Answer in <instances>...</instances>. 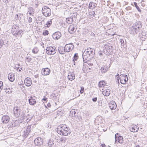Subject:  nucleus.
<instances>
[{
  "mask_svg": "<svg viewBox=\"0 0 147 147\" xmlns=\"http://www.w3.org/2000/svg\"><path fill=\"white\" fill-rule=\"evenodd\" d=\"M3 88V83L0 81V90H2Z\"/></svg>",
  "mask_w": 147,
  "mask_h": 147,
  "instance_id": "obj_55",
  "label": "nucleus"
},
{
  "mask_svg": "<svg viewBox=\"0 0 147 147\" xmlns=\"http://www.w3.org/2000/svg\"><path fill=\"white\" fill-rule=\"evenodd\" d=\"M24 84L27 86H30L32 84L31 79L29 78H27L24 80Z\"/></svg>",
  "mask_w": 147,
  "mask_h": 147,
  "instance_id": "obj_20",
  "label": "nucleus"
},
{
  "mask_svg": "<svg viewBox=\"0 0 147 147\" xmlns=\"http://www.w3.org/2000/svg\"><path fill=\"white\" fill-rule=\"evenodd\" d=\"M84 90V88L83 87H81V90L80 91V92L81 94L83 93Z\"/></svg>",
  "mask_w": 147,
  "mask_h": 147,
  "instance_id": "obj_60",
  "label": "nucleus"
},
{
  "mask_svg": "<svg viewBox=\"0 0 147 147\" xmlns=\"http://www.w3.org/2000/svg\"><path fill=\"white\" fill-rule=\"evenodd\" d=\"M113 49L114 48L113 47L112 48H109V49H105L104 53H105V56H108L110 55L112 52Z\"/></svg>",
  "mask_w": 147,
  "mask_h": 147,
  "instance_id": "obj_17",
  "label": "nucleus"
},
{
  "mask_svg": "<svg viewBox=\"0 0 147 147\" xmlns=\"http://www.w3.org/2000/svg\"><path fill=\"white\" fill-rule=\"evenodd\" d=\"M95 54V50L91 48H88L83 53L82 58L84 63L86 62L94 57Z\"/></svg>",
  "mask_w": 147,
  "mask_h": 147,
  "instance_id": "obj_1",
  "label": "nucleus"
},
{
  "mask_svg": "<svg viewBox=\"0 0 147 147\" xmlns=\"http://www.w3.org/2000/svg\"><path fill=\"white\" fill-rule=\"evenodd\" d=\"M139 129L138 127L136 125L131 126L129 128L130 131L133 132H135L138 131Z\"/></svg>",
  "mask_w": 147,
  "mask_h": 147,
  "instance_id": "obj_23",
  "label": "nucleus"
},
{
  "mask_svg": "<svg viewBox=\"0 0 147 147\" xmlns=\"http://www.w3.org/2000/svg\"><path fill=\"white\" fill-rule=\"evenodd\" d=\"M49 34V32L47 30H45L43 32L42 34L44 36L47 35Z\"/></svg>",
  "mask_w": 147,
  "mask_h": 147,
  "instance_id": "obj_51",
  "label": "nucleus"
},
{
  "mask_svg": "<svg viewBox=\"0 0 147 147\" xmlns=\"http://www.w3.org/2000/svg\"><path fill=\"white\" fill-rule=\"evenodd\" d=\"M95 14V12L94 11H92L89 12V15L91 16H92L93 17H94V15Z\"/></svg>",
  "mask_w": 147,
  "mask_h": 147,
  "instance_id": "obj_56",
  "label": "nucleus"
},
{
  "mask_svg": "<svg viewBox=\"0 0 147 147\" xmlns=\"http://www.w3.org/2000/svg\"><path fill=\"white\" fill-rule=\"evenodd\" d=\"M76 29L75 28L74 25L72 24L70 25L68 28L69 32L71 34H73L76 31Z\"/></svg>",
  "mask_w": 147,
  "mask_h": 147,
  "instance_id": "obj_21",
  "label": "nucleus"
},
{
  "mask_svg": "<svg viewBox=\"0 0 147 147\" xmlns=\"http://www.w3.org/2000/svg\"><path fill=\"white\" fill-rule=\"evenodd\" d=\"M84 67L82 68L83 70L85 72V69L84 68V67H87V68H88L90 70L91 69L92 67H90L89 66H88L86 64H84Z\"/></svg>",
  "mask_w": 147,
  "mask_h": 147,
  "instance_id": "obj_42",
  "label": "nucleus"
},
{
  "mask_svg": "<svg viewBox=\"0 0 147 147\" xmlns=\"http://www.w3.org/2000/svg\"><path fill=\"white\" fill-rule=\"evenodd\" d=\"M75 119H76L77 121H80L82 120V118L80 115H78L77 117L75 118Z\"/></svg>",
  "mask_w": 147,
  "mask_h": 147,
  "instance_id": "obj_48",
  "label": "nucleus"
},
{
  "mask_svg": "<svg viewBox=\"0 0 147 147\" xmlns=\"http://www.w3.org/2000/svg\"><path fill=\"white\" fill-rule=\"evenodd\" d=\"M106 84L105 81H100L98 83V86L99 87L102 88L104 87Z\"/></svg>",
  "mask_w": 147,
  "mask_h": 147,
  "instance_id": "obj_34",
  "label": "nucleus"
},
{
  "mask_svg": "<svg viewBox=\"0 0 147 147\" xmlns=\"http://www.w3.org/2000/svg\"><path fill=\"white\" fill-rule=\"evenodd\" d=\"M34 9L32 7H30L28 9V13H29L30 15L33 16L34 14Z\"/></svg>",
  "mask_w": 147,
  "mask_h": 147,
  "instance_id": "obj_33",
  "label": "nucleus"
},
{
  "mask_svg": "<svg viewBox=\"0 0 147 147\" xmlns=\"http://www.w3.org/2000/svg\"><path fill=\"white\" fill-rule=\"evenodd\" d=\"M25 115H23L22 117L23 119H26L27 122L29 121L34 116V115L32 114H28L26 116Z\"/></svg>",
  "mask_w": 147,
  "mask_h": 147,
  "instance_id": "obj_13",
  "label": "nucleus"
},
{
  "mask_svg": "<svg viewBox=\"0 0 147 147\" xmlns=\"http://www.w3.org/2000/svg\"><path fill=\"white\" fill-rule=\"evenodd\" d=\"M38 48L35 47L32 50V52L34 54H36L38 53Z\"/></svg>",
  "mask_w": 147,
  "mask_h": 147,
  "instance_id": "obj_41",
  "label": "nucleus"
},
{
  "mask_svg": "<svg viewBox=\"0 0 147 147\" xmlns=\"http://www.w3.org/2000/svg\"><path fill=\"white\" fill-rule=\"evenodd\" d=\"M93 2H90L89 4V7L90 9H91V7H92V5Z\"/></svg>",
  "mask_w": 147,
  "mask_h": 147,
  "instance_id": "obj_59",
  "label": "nucleus"
},
{
  "mask_svg": "<svg viewBox=\"0 0 147 147\" xmlns=\"http://www.w3.org/2000/svg\"><path fill=\"white\" fill-rule=\"evenodd\" d=\"M139 31L140 30H138V29L133 25L130 28L129 32L130 34H135L138 33Z\"/></svg>",
  "mask_w": 147,
  "mask_h": 147,
  "instance_id": "obj_9",
  "label": "nucleus"
},
{
  "mask_svg": "<svg viewBox=\"0 0 147 147\" xmlns=\"http://www.w3.org/2000/svg\"><path fill=\"white\" fill-rule=\"evenodd\" d=\"M118 142L121 144H122L123 142V137L121 136H119L118 137Z\"/></svg>",
  "mask_w": 147,
  "mask_h": 147,
  "instance_id": "obj_35",
  "label": "nucleus"
},
{
  "mask_svg": "<svg viewBox=\"0 0 147 147\" xmlns=\"http://www.w3.org/2000/svg\"><path fill=\"white\" fill-rule=\"evenodd\" d=\"M87 61L86 63H85L84 64H86L87 65H88V66H90V67H92L93 65V63H87Z\"/></svg>",
  "mask_w": 147,
  "mask_h": 147,
  "instance_id": "obj_57",
  "label": "nucleus"
},
{
  "mask_svg": "<svg viewBox=\"0 0 147 147\" xmlns=\"http://www.w3.org/2000/svg\"><path fill=\"white\" fill-rule=\"evenodd\" d=\"M108 70V68L106 66H102L100 69L101 72L102 73H105Z\"/></svg>",
  "mask_w": 147,
  "mask_h": 147,
  "instance_id": "obj_28",
  "label": "nucleus"
},
{
  "mask_svg": "<svg viewBox=\"0 0 147 147\" xmlns=\"http://www.w3.org/2000/svg\"><path fill=\"white\" fill-rule=\"evenodd\" d=\"M133 25L136 27L138 29V30H141V28L142 27V24L141 22L140 21H138L134 23Z\"/></svg>",
  "mask_w": 147,
  "mask_h": 147,
  "instance_id": "obj_22",
  "label": "nucleus"
},
{
  "mask_svg": "<svg viewBox=\"0 0 147 147\" xmlns=\"http://www.w3.org/2000/svg\"><path fill=\"white\" fill-rule=\"evenodd\" d=\"M119 79L121 84H125L128 80L127 76V75L121 74L119 76Z\"/></svg>",
  "mask_w": 147,
  "mask_h": 147,
  "instance_id": "obj_5",
  "label": "nucleus"
},
{
  "mask_svg": "<svg viewBox=\"0 0 147 147\" xmlns=\"http://www.w3.org/2000/svg\"><path fill=\"white\" fill-rule=\"evenodd\" d=\"M120 43H121V47H123L125 43L124 42V40L123 39L121 38L120 39Z\"/></svg>",
  "mask_w": 147,
  "mask_h": 147,
  "instance_id": "obj_39",
  "label": "nucleus"
},
{
  "mask_svg": "<svg viewBox=\"0 0 147 147\" xmlns=\"http://www.w3.org/2000/svg\"><path fill=\"white\" fill-rule=\"evenodd\" d=\"M138 32V35L140 37V39L142 41L145 40L147 38V33L146 32H143V31L142 30H140Z\"/></svg>",
  "mask_w": 147,
  "mask_h": 147,
  "instance_id": "obj_8",
  "label": "nucleus"
},
{
  "mask_svg": "<svg viewBox=\"0 0 147 147\" xmlns=\"http://www.w3.org/2000/svg\"><path fill=\"white\" fill-rule=\"evenodd\" d=\"M66 22L67 23L69 24H71L73 22V18L71 17L67 18H66Z\"/></svg>",
  "mask_w": 147,
  "mask_h": 147,
  "instance_id": "obj_31",
  "label": "nucleus"
},
{
  "mask_svg": "<svg viewBox=\"0 0 147 147\" xmlns=\"http://www.w3.org/2000/svg\"><path fill=\"white\" fill-rule=\"evenodd\" d=\"M23 16V15L21 14V13H19L18 14H17L15 16V19L16 20H20L22 19V18Z\"/></svg>",
  "mask_w": 147,
  "mask_h": 147,
  "instance_id": "obj_32",
  "label": "nucleus"
},
{
  "mask_svg": "<svg viewBox=\"0 0 147 147\" xmlns=\"http://www.w3.org/2000/svg\"><path fill=\"white\" fill-rule=\"evenodd\" d=\"M135 53H136V55L135 54V52H134V54H132L133 56L134 57V58H136L137 56V52L136 51H135Z\"/></svg>",
  "mask_w": 147,
  "mask_h": 147,
  "instance_id": "obj_58",
  "label": "nucleus"
},
{
  "mask_svg": "<svg viewBox=\"0 0 147 147\" xmlns=\"http://www.w3.org/2000/svg\"><path fill=\"white\" fill-rule=\"evenodd\" d=\"M57 131L60 135L64 136H68L71 132L68 126L66 125H64L62 126L61 125L58 126L57 128Z\"/></svg>",
  "mask_w": 147,
  "mask_h": 147,
  "instance_id": "obj_2",
  "label": "nucleus"
},
{
  "mask_svg": "<svg viewBox=\"0 0 147 147\" xmlns=\"http://www.w3.org/2000/svg\"><path fill=\"white\" fill-rule=\"evenodd\" d=\"M8 78L10 82H13L15 80V76L12 73H10L8 74Z\"/></svg>",
  "mask_w": 147,
  "mask_h": 147,
  "instance_id": "obj_25",
  "label": "nucleus"
},
{
  "mask_svg": "<svg viewBox=\"0 0 147 147\" xmlns=\"http://www.w3.org/2000/svg\"><path fill=\"white\" fill-rule=\"evenodd\" d=\"M42 11L43 15L46 16H49L51 14V11L49 7L45 6L42 8Z\"/></svg>",
  "mask_w": 147,
  "mask_h": 147,
  "instance_id": "obj_3",
  "label": "nucleus"
},
{
  "mask_svg": "<svg viewBox=\"0 0 147 147\" xmlns=\"http://www.w3.org/2000/svg\"><path fill=\"white\" fill-rule=\"evenodd\" d=\"M141 5L143 7H145L146 5V0H142L141 1Z\"/></svg>",
  "mask_w": 147,
  "mask_h": 147,
  "instance_id": "obj_44",
  "label": "nucleus"
},
{
  "mask_svg": "<svg viewBox=\"0 0 147 147\" xmlns=\"http://www.w3.org/2000/svg\"><path fill=\"white\" fill-rule=\"evenodd\" d=\"M6 90H7L6 93H7L8 94L11 93L12 91L10 89V88H5Z\"/></svg>",
  "mask_w": 147,
  "mask_h": 147,
  "instance_id": "obj_50",
  "label": "nucleus"
},
{
  "mask_svg": "<svg viewBox=\"0 0 147 147\" xmlns=\"http://www.w3.org/2000/svg\"><path fill=\"white\" fill-rule=\"evenodd\" d=\"M10 0H3V2L5 3H8L9 2V1Z\"/></svg>",
  "mask_w": 147,
  "mask_h": 147,
  "instance_id": "obj_61",
  "label": "nucleus"
},
{
  "mask_svg": "<svg viewBox=\"0 0 147 147\" xmlns=\"http://www.w3.org/2000/svg\"><path fill=\"white\" fill-rule=\"evenodd\" d=\"M1 121L3 124L7 123L10 120V117L7 115H4L1 118Z\"/></svg>",
  "mask_w": 147,
  "mask_h": 147,
  "instance_id": "obj_12",
  "label": "nucleus"
},
{
  "mask_svg": "<svg viewBox=\"0 0 147 147\" xmlns=\"http://www.w3.org/2000/svg\"><path fill=\"white\" fill-rule=\"evenodd\" d=\"M13 127V125L12 122H9L7 125V127L9 128H11Z\"/></svg>",
  "mask_w": 147,
  "mask_h": 147,
  "instance_id": "obj_47",
  "label": "nucleus"
},
{
  "mask_svg": "<svg viewBox=\"0 0 147 147\" xmlns=\"http://www.w3.org/2000/svg\"><path fill=\"white\" fill-rule=\"evenodd\" d=\"M66 140V138L65 137H62L60 139V141L63 142H65Z\"/></svg>",
  "mask_w": 147,
  "mask_h": 147,
  "instance_id": "obj_52",
  "label": "nucleus"
},
{
  "mask_svg": "<svg viewBox=\"0 0 147 147\" xmlns=\"http://www.w3.org/2000/svg\"><path fill=\"white\" fill-rule=\"evenodd\" d=\"M105 53H104V50L102 51H100V52L98 53V54L100 56V57L103 56L104 57H105Z\"/></svg>",
  "mask_w": 147,
  "mask_h": 147,
  "instance_id": "obj_45",
  "label": "nucleus"
},
{
  "mask_svg": "<svg viewBox=\"0 0 147 147\" xmlns=\"http://www.w3.org/2000/svg\"><path fill=\"white\" fill-rule=\"evenodd\" d=\"M74 46L73 43L66 44L64 47V49L66 52H69L71 51L74 48Z\"/></svg>",
  "mask_w": 147,
  "mask_h": 147,
  "instance_id": "obj_6",
  "label": "nucleus"
},
{
  "mask_svg": "<svg viewBox=\"0 0 147 147\" xmlns=\"http://www.w3.org/2000/svg\"><path fill=\"white\" fill-rule=\"evenodd\" d=\"M97 100V98L96 97L93 98L92 99V100L94 102H96Z\"/></svg>",
  "mask_w": 147,
  "mask_h": 147,
  "instance_id": "obj_62",
  "label": "nucleus"
},
{
  "mask_svg": "<svg viewBox=\"0 0 147 147\" xmlns=\"http://www.w3.org/2000/svg\"><path fill=\"white\" fill-rule=\"evenodd\" d=\"M4 45V41L2 39H0V48H1Z\"/></svg>",
  "mask_w": 147,
  "mask_h": 147,
  "instance_id": "obj_49",
  "label": "nucleus"
},
{
  "mask_svg": "<svg viewBox=\"0 0 147 147\" xmlns=\"http://www.w3.org/2000/svg\"><path fill=\"white\" fill-rule=\"evenodd\" d=\"M26 61L29 63L31 61V58H29L28 57H27L26 58Z\"/></svg>",
  "mask_w": 147,
  "mask_h": 147,
  "instance_id": "obj_64",
  "label": "nucleus"
},
{
  "mask_svg": "<svg viewBox=\"0 0 147 147\" xmlns=\"http://www.w3.org/2000/svg\"><path fill=\"white\" fill-rule=\"evenodd\" d=\"M74 110L75 109H72L71 110V111L69 113V116L71 117L72 115L74 113Z\"/></svg>",
  "mask_w": 147,
  "mask_h": 147,
  "instance_id": "obj_54",
  "label": "nucleus"
},
{
  "mask_svg": "<svg viewBox=\"0 0 147 147\" xmlns=\"http://www.w3.org/2000/svg\"><path fill=\"white\" fill-rule=\"evenodd\" d=\"M20 109L18 106L15 107L13 109L14 114L16 116H18L20 115Z\"/></svg>",
  "mask_w": 147,
  "mask_h": 147,
  "instance_id": "obj_11",
  "label": "nucleus"
},
{
  "mask_svg": "<svg viewBox=\"0 0 147 147\" xmlns=\"http://www.w3.org/2000/svg\"><path fill=\"white\" fill-rule=\"evenodd\" d=\"M54 142L52 139H50L48 141V145L49 147H54Z\"/></svg>",
  "mask_w": 147,
  "mask_h": 147,
  "instance_id": "obj_30",
  "label": "nucleus"
},
{
  "mask_svg": "<svg viewBox=\"0 0 147 147\" xmlns=\"http://www.w3.org/2000/svg\"><path fill=\"white\" fill-rule=\"evenodd\" d=\"M102 94L105 96H108L110 94V89L109 88L105 89L102 91Z\"/></svg>",
  "mask_w": 147,
  "mask_h": 147,
  "instance_id": "obj_24",
  "label": "nucleus"
},
{
  "mask_svg": "<svg viewBox=\"0 0 147 147\" xmlns=\"http://www.w3.org/2000/svg\"><path fill=\"white\" fill-rule=\"evenodd\" d=\"M109 107L111 110H115L117 107L115 102L113 100L111 101L109 104Z\"/></svg>",
  "mask_w": 147,
  "mask_h": 147,
  "instance_id": "obj_15",
  "label": "nucleus"
},
{
  "mask_svg": "<svg viewBox=\"0 0 147 147\" xmlns=\"http://www.w3.org/2000/svg\"><path fill=\"white\" fill-rule=\"evenodd\" d=\"M12 33L13 34L16 36L17 38H18L19 36L21 37L23 34L22 30L20 29H19V30H14V31H13Z\"/></svg>",
  "mask_w": 147,
  "mask_h": 147,
  "instance_id": "obj_10",
  "label": "nucleus"
},
{
  "mask_svg": "<svg viewBox=\"0 0 147 147\" xmlns=\"http://www.w3.org/2000/svg\"><path fill=\"white\" fill-rule=\"evenodd\" d=\"M34 143L36 146H40L43 145V141L41 138L38 137L34 140Z\"/></svg>",
  "mask_w": 147,
  "mask_h": 147,
  "instance_id": "obj_7",
  "label": "nucleus"
},
{
  "mask_svg": "<svg viewBox=\"0 0 147 147\" xmlns=\"http://www.w3.org/2000/svg\"><path fill=\"white\" fill-rule=\"evenodd\" d=\"M50 72V70L49 68H46L42 69L41 73L42 75H48L49 74Z\"/></svg>",
  "mask_w": 147,
  "mask_h": 147,
  "instance_id": "obj_16",
  "label": "nucleus"
},
{
  "mask_svg": "<svg viewBox=\"0 0 147 147\" xmlns=\"http://www.w3.org/2000/svg\"><path fill=\"white\" fill-rule=\"evenodd\" d=\"M31 125L28 126L25 131H24V134L23 136H24V137H27L28 135L31 131L32 129H31Z\"/></svg>",
  "mask_w": 147,
  "mask_h": 147,
  "instance_id": "obj_19",
  "label": "nucleus"
},
{
  "mask_svg": "<svg viewBox=\"0 0 147 147\" xmlns=\"http://www.w3.org/2000/svg\"><path fill=\"white\" fill-rule=\"evenodd\" d=\"M52 23L51 20L50 21H48L47 22L46 24L44 26L45 27H49L51 25Z\"/></svg>",
  "mask_w": 147,
  "mask_h": 147,
  "instance_id": "obj_37",
  "label": "nucleus"
},
{
  "mask_svg": "<svg viewBox=\"0 0 147 147\" xmlns=\"http://www.w3.org/2000/svg\"><path fill=\"white\" fill-rule=\"evenodd\" d=\"M19 26L16 25H14L13 26V28H12V32L13 31H14V30L16 31L18 30H19Z\"/></svg>",
  "mask_w": 147,
  "mask_h": 147,
  "instance_id": "obj_38",
  "label": "nucleus"
},
{
  "mask_svg": "<svg viewBox=\"0 0 147 147\" xmlns=\"http://www.w3.org/2000/svg\"><path fill=\"white\" fill-rule=\"evenodd\" d=\"M78 13L77 12H75L71 14V18H76L77 16Z\"/></svg>",
  "mask_w": 147,
  "mask_h": 147,
  "instance_id": "obj_43",
  "label": "nucleus"
},
{
  "mask_svg": "<svg viewBox=\"0 0 147 147\" xmlns=\"http://www.w3.org/2000/svg\"><path fill=\"white\" fill-rule=\"evenodd\" d=\"M134 6L137 9L138 11L140 12H141V10L140 9V8L139 7H138V6L137 5V3L136 2H134Z\"/></svg>",
  "mask_w": 147,
  "mask_h": 147,
  "instance_id": "obj_40",
  "label": "nucleus"
},
{
  "mask_svg": "<svg viewBox=\"0 0 147 147\" xmlns=\"http://www.w3.org/2000/svg\"><path fill=\"white\" fill-rule=\"evenodd\" d=\"M56 95V94H53L51 95V98H52L53 99H55L57 98V96Z\"/></svg>",
  "mask_w": 147,
  "mask_h": 147,
  "instance_id": "obj_53",
  "label": "nucleus"
},
{
  "mask_svg": "<svg viewBox=\"0 0 147 147\" xmlns=\"http://www.w3.org/2000/svg\"><path fill=\"white\" fill-rule=\"evenodd\" d=\"M61 36V33L59 31L55 32L52 35L53 38L56 40H57L59 39Z\"/></svg>",
  "mask_w": 147,
  "mask_h": 147,
  "instance_id": "obj_14",
  "label": "nucleus"
},
{
  "mask_svg": "<svg viewBox=\"0 0 147 147\" xmlns=\"http://www.w3.org/2000/svg\"><path fill=\"white\" fill-rule=\"evenodd\" d=\"M78 58V56L77 53H75L73 57L72 62L74 63V61H77Z\"/></svg>",
  "mask_w": 147,
  "mask_h": 147,
  "instance_id": "obj_36",
  "label": "nucleus"
},
{
  "mask_svg": "<svg viewBox=\"0 0 147 147\" xmlns=\"http://www.w3.org/2000/svg\"><path fill=\"white\" fill-rule=\"evenodd\" d=\"M68 78L69 80H73L75 79V76L74 73L71 72L70 73L68 76Z\"/></svg>",
  "mask_w": 147,
  "mask_h": 147,
  "instance_id": "obj_26",
  "label": "nucleus"
},
{
  "mask_svg": "<svg viewBox=\"0 0 147 147\" xmlns=\"http://www.w3.org/2000/svg\"><path fill=\"white\" fill-rule=\"evenodd\" d=\"M96 5L97 4L96 3L93 2V3L92 5V8H95L96 6Z\"/></svg>",
  "mask_w": 147,
  "mask_h": 147,
  "instance_id": "obj_63",
  "label": "nucleus"
},
{
  "mask_svg": "<svg viewBox=\"0 0 147 147\" xmlns=\"http://www.w3.org/2000/svg\"><path fill=\"white\" fill-rule=\"evenodd\" d=\"M36 97L34 96V97L30 96L29 99V102L30 104L31 105H34L36 104V101L35 100Z\"/></svg>",
  "mask_w": 147,
  "mask_h": 147,
  "instance_id": "obj_18",
  "label": "nucleus"
},
{
  "mask_svg": "<svg viewBox=\"0 0 147 147\" xmlns=\"http://www.w3.org/2000/svg\"><path fill=\"white\" fill-rule=\"evenodd\" d=\"M46 52L47 54L51 55L54 54L56 52V48L54 46H49L46 49Z\"/></svg>",
  "mask_w": 147,
  "mask_h": 147,
  "instance_id": "obj_4",
  "label": "nucleus"
},
{
  "mask_svg": "<svg viewBox=\"0 0 147 147\" xmlns=\"http://www.w3.org/2000/svg\"><path fill=\"white\" fill-rule=\"evenodd\" d=\"M113 47L112 44L110 43H108L105 44L103 46V48L105 49H109V48H112Z\"/></svg>",
  "mask_w": 147,
  "mask_h": 147,
  "instance_id": "obj_29",
  "label": "nucleus"
},
{
  "mask_svg": "<svg viewBox=\"0 0 147 147\" xmlns=\"http://www.w3.org/2000/svg\"><path fill=\"white\" fill-rule=\"evenodd\" d=\"M14 127H15L17 126H18L19 125L18 121L17 120H15L13 123Z\"/></svg>",
  "mask_w": 147,
  "mask_h": 147,
  "instance_id": "obj_46",
  "label": "nucleus"
},
{
  "mask_svg": "<svg viewBox=\"0 0 147 147\" xmlns=\"http://www.w3.org/2000/svg\"><path fill=\"white\" fill-rule=\"evenodd\" d=\"M58 51L59 53L63 55L65 54V53L66 52L65 49H64V47H58Z\"/></svg>",
  "mask_w": 147,
  "mask_h": 147,
  "instance_id": "obj_27",
  "label": "nucleus"
}]
</instances>
